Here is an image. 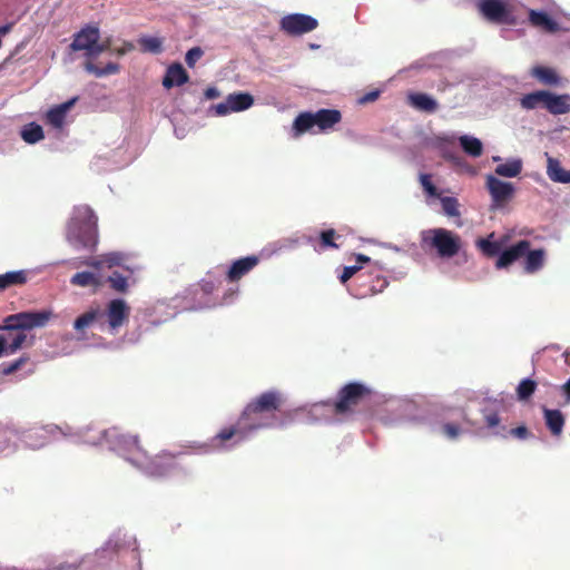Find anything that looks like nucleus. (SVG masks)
<instances>
[{
	"mask_svg": "<svg viewBox=\"0 0 570 570\" xmlns=\"http://www.w3.org/2000/svg\"><path fill=\"white\" fill-rule=\"evenodd\" d=\"M530 75L534 77L540 83L546 86H558L561 80L554 69L544 66L533 67L530 71Z\"/></svg>",
	"mask_w": 570,
	"mask_h": 570,
	"instance_id": "393cba45",
	"label": "nucleus"
},
{
	"mask_svg": "<svg viewBox=\"0 0 570 570\" xmlns=\"http://www.w3.org/2000/svg\"><path fill=\"white\" fill-rule=\"evenodd\" d=\"M549 98L548 90H537L530 94H525L520 99V105L523 109L532 110L539 107L547 108Z\"/></svg>",
	"mask_w": 570,
	"mask_h": 570,
	"instance_id": "4be33fe9",
	"label": "nucleus"
},
{
	"mask_svg": "<svg viewBox=\"0 0 570 570\" xmlns=\"http://www.w3.org/2000/svg\"><path fill=\"white\" fill-rule=\"evenodd\" d=\"M494 234H490L487 238H480L476 240V247L482 252V254L487 257H494L501 254V249L503 246L502 242L493 240Z\"/></svg>",
	"mask_w": 570,
	"mask_h": 570,
	"instance_id": "c756f323",
	"label": "nucleus"
},
{
	"mask_svg": "<svg viewBox=\"0 0 570 570\" xmlns=\"http://www.w3.org/2000/svg\"><path fill=\"white\" fill-rule=\"evenodd\" d=\"M284 404L285 397L282 392L277 390L265 391L246 404L238 417V425L249 433L283 426L284 423L277 419L276 414L281 412Z\"/></svg>",
	"mask_w": 570,
	"mask_h": 570,
	"instance_id": "f257e3e1",
	"label": "nucleus"
},
{
	"mask_svg": "<svg viewBox=\"0 0 570 570\" xmlns=\"http://www.w3.org/2000/svg\"><path fill=\"white\" fill-rule=\"evenodd\" d=\"M546 252L543 249L530 250L525 254L524 271L533 274L542 268L544 264Z\"/></svg>",
	"mask_w": 570,
	"mask_h": 570,
	"instance_id": "7c9ffc66",
	"label": "nucleus"
},
{
	"mask_svg": "<svg viewBox=\"0 0 570 570\" xmlns=\"http://www.w3.org/2000/svg\"><path fill=\"white\" fill-rule=\"evenodd\" d=\"M442 431L449 439L454 440L459 436L461 429L454 423H445L442 426Z\"/></svg>",
	"mask_w": 570,
	"mask_h": 570,
	"instance_id": "49530a36",
	"label": "nucleus"
},
{
	"mask_svg": "<svg viewBox=\"0 0 570 570\" xmlns=\"http://www.w3.org/2000/svg\"><path fill=\"white\" fill-rule=\"evenodd\" d=\"M342 120V114L337 109H320L316 112L305 111L301 112L293 122V130L296 136H299L314 126L321 131H326Z\"/></svg>",
	"mask_w": 570,
	"mask_h": 570,
	"instance_id": "423d86ee",
	"label": "nucleus"
},
{
	"mask_svg": "<svg viewBox=\"0 0 570 570\" xmlns=\"http://www.w3.org/2000/svg\"><path fill=\"white\" fill-rule=\"evenodd\" d=\"M259 263L256 255L246 256L235 261L226 273V278L230 283L238 282L242 277L247 275Z\"/></svg>",
	"mask_w": 570,
	"mask_h": 570,
	"instance_id": "2eb2a0df",
	"label": "nucleus"
},
{
	"mask_svg": "<svg viewBox=\"0 0 570 570\" xmlns=\"http://www.w3.org/2000/svg\"><path fill=\"white\" fill-rule=\"evenodd\" d=\"M102 438L110 443L115 450L124 453L126 460L132 465L139 460L140 452H145L139 435L121 433L117 428L102 432Z\"/></svg>",
	"mask_w": 570,
	"mask_h": 570,
	"instance_id": "6e6552de",
	"label": "nucleus"
},
{
	"mask_svg": "<svg viewBox=\"0 0 570 570\" xmlns=\"http://www.w3.org/2000/svg\"><path fill=\"white\" fill-rule=\"evenodd\" d=\"M537 382L531 379H523L517 387V396L520 401L529 400L535 392Z\"/></svg>",
	"mask_w": 570,
	"mask_h": 570,
	"instance_id": "4c0bfd02",
	"label": "nucleus"
},
{
	"mask_svg": "<svg viewBox=\"0 0 570 570\" xmlns=\"http://www.w3.org/2000/svg\"><path fill=\"white\" fill-rule=\"evenodd\" d=\"M341 236L337 235L335 229L330 228L326 230H322L318 236L317 244L314 243V239L312 237L308 238V243H311L314 248L318 252L332 248L337 249L338 245L335 243L336 238H340Z\"/></svg>",
	"mask_w": 570,
	"mask_h": 570,
	"instance_id": "a878e982",
	"label": "nucleus"
},
{
	"mask_svg": "<svg viewBox=\"0 0 570 570\" xmlns=\"http://www.w3.org/2000/svg\"><path fill=\"white\" fill-rule=\"evenodd\" d=\"M82 264L94 267V268H97V269H99L102 265H105V263L102 262V256L100 257V259L89 258V259L82 262Z\"/></svg>",
	"mask_w": 570,
	"mask_h": 570,
	"instance_id": "6e6d98bb",
	"label": "nucleus"
},
{
	"mask_svg": "<svg viewBox=\"0 0 570 570\" xmlns=\"http://www.w3.org/2000/svg\"><path fill=\"white\" fill-rule=\"evenodd\" d=\"M107 48H108L107 45L99 43V41H97L95 45H92V48H90L89 50H87L85 52V56L89 59L85 63V69L89 73H92L96 77H104V76L117 73L119 71V65H117L115 62H108L104 68H100L91 61V59L97 58L101 52L107 50Z\"/></svg>",
	"mask_w": 570,
	"mask_h": 570,
	"instance_id": "f8f14e48",
	"label": "nucleus"
},
{
	"mask_svg": "<svg viewBox=\"0 0 570 570\" xmlns=\"http://www.w3.org/2000/svg\"><path fill=\"white\" fill-rule=\"evenodd\" d=\"M45 137L43 129L36 122L26 125L21 130V138L28 144H36Z\"/></svg>",
	"mask_w": 570,
	"mask_h": 570,
	"instance_id": "f704fd0d",
	"label": "nucleus"
},
{
	"mask_svg": "<svg viewBox=\"0 0 570 570\" xmlns=\"http://www.w3.org/2000/svg\"><path fill=\"white\" fill-rule=\"evenodd\" d=\"M129 316V307L122 299H112L108 304L107 317L111 328L120 327Z\"/></svg>",
	"mask_w": 570,
	"mask_h": 570,
	"instance_id": "a211bd4d",
	"label": "nucleus"
},
{
	"mask_svg": "<svg viewBox=\"0 0 570 570\" xmlns=\"http://www.w3.org/2000/svg\"><path fill=\"white\" fill-rule=\"evenodd\" d=\"M529 21L531 26L539 28L546 32H557L559 24L544 11L529 10Z\"/></svg>",
	"mask_w": 570,
	"mask_h": 570,
	"instance_id": "aec40b11",
	"label": "nucleus"
},
{
	"mask_svg": "<svg viewBox=\"0 0 570 570\" xmlns=\"http://www.w3.org/2000/svg\"><path fill=\"white\" fill-rule=\"evenodd\" d=\"M372 395V390L363 383L351 382L345 384L337 393L333 403L334 413L346 415L355 412V409Z\"/></svg>",
	"mask_w": 570,
	"mask_h": 570,
	"instance_id": "0eeeda50",
	"label": "nucleus"
},
{
	"mask_svg": "<svg viewBox=\"0 0 570 570\" xmlns=\"http://www.w3.org/2000/svg\"><path fill=\"white\" fill-rule=\"evenodd\" d=\"M227 100L230 106L229 109H232L233 112L244 111L250 108L254 104V98L248 92L230 94L228 95Z\"/></svg>",
	"mask_w": 570,
	"mask_h": 570,
	"instance_id": "cd10ccee",
	"label": "nucleus"
},
{
	"mask_svg": "<svg viewBox=\"0 0 570 570\" xmlns=\"http://www.w3.org/2000/svg\"><path fill=\"white\" fill-rule=\"evenodd\" d=\"M100 35L97 27H87L81 29L73 38L70 48L73 51L89 50L97 41H99Z\"/></svg>",
	"mask_w": 570,
	"mask_h": 570,
	"instance_id": "f3484780",
	"label": "nucleus"
},
{
	"mask_svg": "<svg viewBox=\"0 0 570 570\" xmlns=\"http://www.w3.org/2000/svg\"><path fill=\"white\" fill-rule=\"evenodd\" d=\"M108 283L110 284V287L119 293H126L128 289V282L127 277H125L119 272H114L108 277Z\"/></svg>",
	"mask_w": 570,
	"mask_h": 570,
	"instance_id": "ea45409f",
	"label": "nucleus"
},
{
	"mask_svg": "<svg viewBox=\"0 0 570 570\" xmlns=\"http://www.w3.org/2000/svg\"><path fill=\"white\" fill-rule=\"evenodd\" d=\"M530 242L522 239L519 240L517 244L510 246L509 248L504 249L498 257L495 267L498 269L507 268L514 262L519 261L521 257H524L525 254L529 252L530 248Z\"/></svg>",
	"mask_w": 570,
	"mask_h": 570,
	"instance_id": "4468645a",
	"label": "nucleus"
},
{
	"mask_svg": "<svg viewBox=\"0 0 570 570\" xmlns=\"http://www.w3.org/2000/svg\"><path fill=\"white\" fill-rule=\"evenodd\" d=\"M51 318L52 312L48 309L20 312L7 316L0 330L7 331L3 335L8 338V353L13 354L22 347L27 340L26 330L43 327Z\"/></svg>",
	"mask_w": 570,
	"mask_h": 570,
	"instance_id": "f03ea898",
	"label": "nucleus"
},
{
	"mask_svg": "<svg viewBox=\"0 0 570 570\" xmlns=\"http://www.w3.org/2000/svg\"><path fill=\"white\" fill-rule=\"evenodd\" d=\"M27 283L24 271L8 272L0 275V292L12 286H20Z\"/></svg>",
	"mask_w": 570,
	"mask_h": 570,
	"instance_id": "2f4dec72",
	"label": "nucleus"
},
{
	"mask_svg": "<svg viewBox=\"0 0 570 570\" xmlns=\"http://www.w3.org/2000/svg\"><path fill=\"white\" fill-rule=\"evenodd\" d=\"M509 434L511 436L520 439V440H527L531 436V432L524 425H520L518 428L511 429L509 431Z\"/></svg>",
	"mask_w": 570,
	"mask_h": 570,
	"instance_id": "de8ad7c7",
	"label": "nucleus"
},
{
	"mask_svg": "<svg viewBox=\"0 0 570 570\" xmlns=\"http://www.w3.org/2000/svg\"><path fill=\"white\" fill-rule=\"evenodd\" d=\"M317 26L318 22L315 18L303 13L288 14L281 20V29L291 36L311 32L315 30Z\"/></svg>",
	"mask_w": 570,
	"mask_h": 570,
	"instance_id": "9d476101",
	"label": "nucleus"
},
{
	"mask_svg": "<svg viewBox=\"0 0 570 570\" xmlns=\"http://www.w3.org/2000/svg\"><path fill=\"white\" fill-rule=\"evenodd\" d=\"M485 423L488 428H494L500 424V416L498 413H489L484 416Z\"/></svg>",
	"mask_w": 570,
	"mask_h": 570,
	"instance_id": "603ef678",
	"label": "nucleus"
},
{
	"mask_svg": "<svg viewBox=\"0 0 570 570\" xmlns=\"http://www.w3.org/2000/svg\"><path fill=\"white\" fill-rule=\"evenodd\" d=\"M552 115L570 112V95H556L549 91L548 105L546 108Z\"/></svg>",
	"mask_w": 570,
	"mask_h": 570,
	"instance_id": "5701e85b",
	"label": "nucleus"
},
{
	"mask_svg": "<svg viewBox=\"0 0 570 570\" xmlns=\"http://www.w3.org/2000/svg\"><path fill=\"white\" fill-rule=\"evenodd\" d=\"M420 183L424 189V191L432 197H439L438 188L434 186L431 179V175L429 174H421L420 175Z\"/></svg>",
	"mask_w": 570,
	"mask_h": 570,
	"instance_id": "37998d69",
	"label": "nucleus"
},
{
	"mask_svg": "<svg viewBox=\"0 0 570 570\" xmlns=\"http://www.w3.org/2000/svg\"><path fill=\"white\" fill-rule=\"evenodd\" d=\"M387 285L389 282L384 276L373 273H363L356 276L350 292L356 298H366L383 292Z\"/></svg>",
	"mask_w": 570,
	"mask_h": 570,
	"instance_id": "1a4fd4ad",
	"label": "nucleus"
},
{
	"mask_svg": "<svg viewBox=\"0 0 570 570\" xmlns=\"http://www.w3.org/2000/svg\"><path fill=\"white\" fill-rule=\"evenodd\" d=\"M460 145L462 149L472 157H480L483 153V146L480 139L470 136H461Z\"/></svg>",
	"mask_w": 570,
	"mask_h": 570,
	"instance_id": "72a5a7b5",
	"label": "nucleus"
},
{
	"mask_svg": "<svg viewBox=\"0 0 570 570\" xmlns=\"http://www.w3.org/2000/svg\"><path fill=\"white\" fill-rule=\"evenodd\" d=\"M80 564V560H75L72 562H61L57 566H53L50 570H79Z\"/></svg>",
	"mask_w": 570,
	"mask_h": 570,
	"instance_id": "8fccbe9b",
	"label": "nucleus"
},
{
	"mask_svg": "<svg viewBox=\"0 0 570 570\" xmlns=\"http://www.w3.org/2000/svg\"><path fill=\"white\" fill-rule=\"evenodd\" d=\"M543 416L546 426L550 431V433L559 438L562 434L563 426H564V415L560 410H551V409H543Z\"/></svg>",
	"mask_w": 570,
	"mask_h": 570,
	"instance_id": "412c9836",
	"label": "nucleus"
},
{
	"mask_svg": "<svg viewBox=\"0 0 570 570\" xmlns=\"http://www.w3.org/2000/svg\"><path fill=\"white\" fill-rule=\"evenodd\" d=\"M547 174L552 181L561 184L570 183V170H564L560 161L556 158L548 157Z\"/></svg>",
	"mask_w": 570,
	"mask_h": 570,
	"instance_id": "bb28decb",
	"label": "nucleus"
},
{
	"mask_svg": "<svg viewBox=\"0 0 570 570\" xmlns=\"http://www.w3.org/2000/svg\"><path fill=\"white\" fill-rule=\"evenodd\" d=\"M210 289V286L205 287V292H208Z\"/></svg>",
	"mask_w": 570,
	"mask_h": 570,
	"instance_id": "052dcab7",
	"label": "nucleus"
},
{
	"mask_svg": "<svg viewBox=\"0 0 570 570\" xmlns=\"http://www.w3.org/2000/svg\"><path fill=\"white\" fill-rule=\"evenodd\" d=\"M70 283L80 287H98L100 285L98 276L91 272L76 273L71 277Z\"/></svg>",
	"mask_w": 570,
	"mask_h": 570,
	"instance_id": "c9c22d12",
	"label": "nucleus"
},
{
	"mask_svg": "<svg viewBox=\"0 0 570 570\" xmlns=\"http://www.w3.org/2000/svg\"><path fill=\"white\" fill-rule=\"evenodd\" d=\"M409 100L414 108L426 112H434L439 107L436 100L426 94H412Z\"/></svg>",
	"mask_w": 570,
	"mask_h": 570,
	"instance_id": "c85d7f7f",
	"label": "nucleus"
},
{
	"mask_svg": "<svg viewBox=\"0 0 570 570\" xmlns=\"http://www.w3.org/2000/svg\"><path fill=\"white\" fill-rule=\"evenodd\" d=\"M204 95H205L206 99H215V98H218L220 96V92H219V90L216 87H208L205 90Z\"/></svg>",
	"mask_w": 570,
	"mask_h": 570,
	"instance_id": "5fc2aeb1",
	"label": "nucleus"
},
{
	"mask_svg": "<svg viewBox=\"0 0 570 570\" xmlns=\"http://www.w3.org/2000/svg\"><path fill=\"white\" fill-rule=\"evenodd\" d=\"M380 96L379 90L370 91L358 99L360 104H368L375 101Z\"/></svg>",
	"mask_w": 570,
	"mask_h": 570,
	"instance_id": "864d4df0",
	"label": "nucleus"
},
{
	"mask_svg": "<svg viewBox=\"0 0 570 570\" xmlns=\"http://www.w3.org/2000/svg\"><path fill=\"white\" fill-rule=\"evenodd\" d=\"M481 13L490 21L511 23L510 12L501 0H482L479 4Z\"/></svg>",
	"mask_w": 570,
	"mask_h": 570,
	"instance_id": "ddd939ff",
	"label": "nucleus"
},
{
	"mask_svg": "<svg viewBox=\"0 0 570 570\" xmlns=\"http://www.w3.org/2000/svg\"><path fill=\"white\" fill-rule=\"evenodd\" d=\"M203 50L199 47L189 49L186 53L185 61L188 67L193 68L195 63L202 58Z\"/></svg>",
	"mask_w": 570,
	"mask_h": 570,
	"instance_id": "c03bdc74",
	"label": "nucleus"
},
{
	"mask_svg": "<svg viewBox=\"0 0 570 570\" xmlns=\"http://www.w3.org/2000/svg\"><path fill=\"white\" fill-rule=\"evenodd\" d=\"M522 170V161L512 159L495 167V174L502 177L513 178L520 175Z\"/></svg>",
	"mask_w": 570,
	"mask_h": 570,
	"instance_id": "473e14b6",
	"label": "nucleus"
},
{
	"mask_svg": "<svg viewBox=\"0 0 570 570\" xmlns=\"http://www.w3.org/2000/svg\"><path fill=\"white\" fill-rule=\"evenodd\" d=\"M229 102L226 99V101L213 106L212 109L215 111L216 116H225L229 112H233L232 109H229Z\"/></svg>",
	"mask_w": 570,
	"mask_h": 570,
	"instance_id": "3c124183",
	"label": "nucleus"
},
{
	"mask_svg": "<svg viewBox=\"0 0 570 570\" xmlns=\"http://www.w3.org/2000/svg\"><path fill=\"white\" fill-rule=\"evenodd\" d=\"M98 218L88 205L73 208L67 226V240L77 248L94 250L98 244Z\"/></svg>",
	"mask_w": 570,
	"mask_h": 570,
	"instance_id": "7ed1b4c3",
	"label": "nucleus"
},
{
	"mask_svg": "<svg viewBox=\"0 0 570 570\" xmlns=\"http://www.w3.org/2000/svg\"><path fill=\"white\" fill-rule=\"evenodd\" d=\"M7 344H8L7 336L0 335V357L3 356V355H9L10 354V353H8Z\"/></svg>",
	"mask_w": 570,
	"mask_h": 570,
	"instance_id": "4d7b16f0",
	"label": "nucleus"
},
{
	"mask_svg": "<svg viewBox=\"0 0 570 570\" xmlns=\"http://www.w3.org/2000/svg\"><path fill=\"white\" fill-rule=\"evenodd\" d=\"M564 361L570 366V352L564 353Z\"/></svg>",
	"mask_w": 570,
	"mask_h": 570,
	"instance_id": "bf43d9fd",
	"label": "nucleus"
},
{
	"mask_svg": "<svg viewBox=\"0 0 570 570\" xmlns=\"http://www.w3.org/2000/svg\"><path fill=\"white\" fill-rule=\"evenodd\" d=\"M360 265L354 266H345L343 273L340 275L341 283L345 284L348 279H351L355 274L361 271Z\"/></svg>",
	"mask_w": 570,
	"mask_h": 570,
	"instance_id": "a18cd8bd",
	"label": "nucleus"
},
{
	"mask_svg": "<svg viewBox=\"0 0 570 570\" xmlns=\"http://www.w3.org/2000/svg\"><path fill=\"white\" fill-rule=\"evenodd\" d=\"M179 453H173L163 450L154 456L148 455L147 451L140 452L139 460L135 464L141 472L151 478H167L179 469Z\"/></svg>",
	"mask_w": 570,
	"mask_h": 570,
	"instance_id": "20e7f679",
	"label": "nucleus"
},
{
	"mask_svg": "<svg viewBox=\"0 0 570 570\" xmlns=\"http://www.w3.org/2000/svg\"><path fill=\"white\" fill-rule=\"evenodd\" d=\"M371 258L364 254H357L356 255V262L357 263H368Z\"/></svg>",
	"mask_w": 570,
	"mask_h": 570,
	"instance_id": "13d9d810",
	"label": "nucleus"
},
{
	"mask_svg": "<svg viewBox=\"0 0 570 570\" xmlns=\"http://www.w3.org/2000/svg\"><path fill=\"white\" fill-rule=\"evenodd\" d=\"M126 256L122 253L119 252H112L102 255V262L107 267L111 268L115 266H121L124 264Z\"/></svg>",
	"mask_w": 570,
	"mask_h": 570,
	"instance_id": "79ce46f5",
	"label": "nucleus"
},
{
	"mask_svg": "<svg viewBox=\"0 0 570 570\" xmlns=\"http://www.w3.org/2000/svg\"><path fill=\"white\" fill-rule=\"evenodd\" d=\"M188 80L189 76L185 68L180 63L176 62L167 68L166 73L163 78V86L166 89H170L175 86H183L186 82H188Z\"/></svg>",
	"mask_w": 570,
	"mask_h": 570,
	"instance_id": "6ab92c4d",
	"label": "nucleus"
},
{
	"mask_svg": "<svg viewBox=\"0 0 570 570\" xmlns=\"http://www.w3.org/2000/svg\"><path fill=\"white\" fill-rule=\"evenodd\" d=\"M485 186L492 199V208L503 207L513 197V185L492 175L487 177Z\"/></svg>",
	"mask_w": 570,
	"mask_h": 570,
	"instance_id": "9b49d317",
	"label": "nucleus"
},
{
	"mask_svg": "<svg viewBox=\"0 0 570 570\" xmlns=\"http://www.w3.org/2000/svg\"><path fill=\"white\" fill-rule=\"evenodd\" d=\"M139 45L144 52L159 53L163 50V41L157 37H142Z\"/></svg>",
	"mask_w": 570,
	"mask_h": 570,
	"instance_id": "58836bf2",
	"label": "nucleus"
},
{
	"mask_svg": "<svg viewBox=\"0 0 570 570\" xmlns=\"http://www.w3.org/2000/svg\"><path fill=\"white\" fill-rule=\"evenodd\" d=\"M26 361H27V358H24V357H20V358H18V360H16V361L11 362L10 364H8V365L3 366V368H2V373H3L4 375H9V374L14 373L16 371H18V370L21 367V365H22Z\"/></svg>",
	"mask_w": 570,
	"mask_h": 570,
	"instance_id": "09e8293b",
	"label": "nucleus"
},
{
	"mask_svg": "<svg viewBox=\"0 0 570 570\" xmlns=\"http://www.w3.org/2000/svg\"><path fill=\"white\" fill-rule=\"evenodd\" d=\"M246 433H249L246 430H242L238 425L236 426H228L222 429L214 438L210 440V448L215 450H222L226 448V443L234 438H237V441L235 443H239L245 439Z\"/></svg>",
	"mask_w": 570,
	"mask_h": 570,
	"instance_id": "dca6fc26",
	"label": "nucleus"
},
{
	"mask_svg": "<svg viewBox=\"0 0 570 570\" xmlns=\"http://www.w3.org/2000/svg\"><path fill=\"white\" fill-rule=\"evenodd\" d=\"M442 209L450 217L460 216L459 202L454 197H442L441 198Z\"/></svg>",
	"mask_w": 570,
	"mask_h": 570,
	"instance_id": "a19ab883",
	"label": "nucleus"
},
{
	"mask_svg": "<svg viewBox=\"0 0 570 570\" xmlns=\"http://www.w3.org/2000/svg\"><path fill=\"white\" fill-rule=\"evenodd\" d=\"M77 99L78 98L75 97L61 105H58V106L51 108L47 114L48 122L56 128H61L65 122V118H66L68 110L75 105Z\"/></svg>",
	"mask_w": 570,
	"mask_h": 570,
	"instance_id": "b1692460",
	"label": "nucleus"
},
{
	"mask_svg": "<svg viewBox=\"0 0 570 570\" xmlns=\"http://www.w3.org/2000/svg\"><path fill=\"white\" fill-rule=\"evenodd\" d=\"M422 247L435 249L442 258H451L461 249V237L445 228H433L422 233Z\"/></svg>",
	"mask_w": 570,
	"mask_h": 570,
	"instance_id": "39448f33",
	"label": "nucleus"
},
{
	"mask_svg": "<svg viewBox=\"0 0 570 570\" xmlns=\"http://www.w3.org/2000/svg\"><path fill=\"white\" fill-rule=\"evenodd\" d=\"M98 316H99L98 309H90L76 318V321L73 323V328L77 332H82L86 328H88L89 326H91Z\"/></svg>",
	"mask_w": 570,
	"mask_h": 570,
	"instance_id": "e433bc0d",
	"label": "nucleus"
},
{
	"mask_svg": "<svg viewBox=\"0 0 570 570\" xmlns=\"http://www.w3.org/2000/svg\"><path fill=\"white\" fill-rule=\"evenodd\" d=\"M210 289V286L205 287V292H208Z\"/></svg>",
	"mask_w": 570,
	"mask_h": 570,
	"instance_id": "680f3d73",
	"label": "nucleus"
}]
</instances>
